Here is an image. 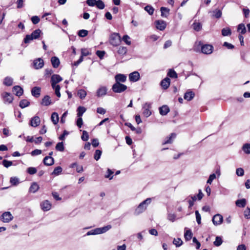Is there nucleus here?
<instances>
[{
	"instance_id": "bf43d9fd",
	"label": "nucleus",
	"mask_w": 250,
	"mask_h": 250,
	"mask_svg": "<svg viewBox=\"0 0 250 250\" xmlns=\"http://www.w3.org/2000/svg\"><path fill=\"white\" fill-rule=\"evenodd\" d=\"M2 165L4 167L8 168L13 165V163L12 161L4 160L2 161Z\"/></svg>"
},
{
	"instance_id": "5701e85b",
	"label": "nucleus",
	"mask_w": 250,
	"mask_h": 250,
	"mask_svg": "<svg viewBox=\"0 0 250 250\" xmlns=\"http://www.w3.org/2000/svg\"><path fill=\"white\" fill-rule=\"evenodd\" d=\"M169 112V108L167 105H163L159 108V112L161 115H166Z\"/></svg>"
},
{
	"instance_id": "69168bd1",
	"label": "nucleus",
	"mask_w": 250,
	"mask_h": 250,
	"mask_svg": "<svg viewBox=\"0 0 250 250\" xmlns=\"http://www.w3.org/2000/svg\"><path fill=\"white\" fill-rule=\"evenodd\" d=\"M244 216L247 219H250V208L247 207L244 212Z\"/></svg>"
},
{
	"instance_id": "6e6d98bb",
	"label": "nucleus",
	"mask_w": 250,
	"mask_h": 250,
	"mask_svg": "<svg viewBox=\"0 0 250 250\" xmlns=\"http://www.w3.org/2000/svg\"><path fill=\"white\" fill-rule=\"evenodd\" d=\"M102 154V151L99 149H97L95 151L94 158L96 160L98 161L101 157Z\"/></svg>"
},
{
	"instance_id": "58836bf2",
	"label": "nucleus",
	"mask_w": 250,
	"mask_h": 250,
	"mask_svg": "<svg viewBox=\"0 0 250 250\" xmlns=\"http://www.w3.org/2000/svg\"><path fill=\"white\" fill-rule=\"evenodd\" d=\"M42 33V31L40 29H37L34 30L31 34L35 38V39H38L40 37V35Z\"/></svg>"
},
{
	"instance_id": "a18cd8bd",
	"label": "nucleus",
	"mask_w": 250,
	"mask_h": 250,
	"mask_svg": "<svg viewBox=\"0 0 250 250\" xmlns=\"http://www.w3.org/2000/svg\"><path fill=\"white\" fill-rule=\"evenodd\" d=\"M62 171V168L61 167L58 166L54 168L53 171L52 173V174L55 175H58L61 173Z\"/></svg>"
},
{
	"instance_id": "09e8293b",
	"label": "nucleus",
	"mask_w": 250,
	"mask_h": 250,
	"mask_svg": "<svg viewBox=\"0 0 250 250\" xmlns=\"http://www.w3.org/2000/svg\"><path fill=\"white\" fill-rule=\"evenodd\" d=\"M213 16L217 19H219L222 16V11L219 9H215L213 11Z\"/></svg>"
},
{
	"instance_id": "aec40b11",
	"label": "nucleus",
	"mask_w": 250,
	"mask_h": 250,
	"mask_svg": "<svg viewBox=\"0 0 250 250\" xmlns=\"http://www.w3.org/2000/svg\"><path fill=\"white\" fill-rule=\"evenodd\" d=\"M170 80L168 78H166L161 83V85L164 89H167L170 85Z\"/></svg>"
},
{
	"instance_id": "052dcab7",
	"label": "nucleus",
	"mask_w": 250,
	"mask_h": 250,
	"mask_svg": "<svg viewBox=\"0 0 250 250\" xmlns=\"http://www.w3.org/2000/svg\"><path fill=\"white\" fill-rule=\"evenodd\" d=\"M27 172L29 174L33 175L37 172V169L34 167H29L27 168Z\"/></svg>"
},
{
	"instance_id": "cd10ccee",
	"label": "nucleus",
	"mask_w": 250,
	"mask_h": 250,
	"mask_svg": "<svg viewBox=\"0 0 250 250\" xmlns=\"http://www.w3.org/2000/svg\"><path fill=\"white\" fill-rule=\"evenodd\" d=\"M39 189V186L36 182H34L32 184L29 188V192L35 193Z\"/></svg>"
},
{
	"instance_id": "6e6552de",
	"label": "nucleus",
	"mask_w": 250,
	"mask_h": 250,
	"mask_svg": "<svg viewBox=\"0 0 250 250\" xmlns=\"http://www.w3.org/2000/svg\"><path fill=\"white\" fill-rule=\"evenodd\" d=\"M223 221V217L220 214H217L213 216L212 222L215 226L221 225Z\"/></svg>"
},
{
	"instance_id": "c9c22d12",
	"label": "nucleus",
	"mask_w": 250,
	"mask_h": 250,
	"mask_svg": "<svg viewBox=\"0 0 250 250\" xmlns=\"http://www.w3.org/2000/svg\"><path fill=\"white\" fill-rule=\"evenodd\" d=\"M29 102L27 100L24 99L20 101L19 105L21 108H23L26 107H27L29 105Z\"/></svg>"
},
{
	"instance_id": "774afa93",
	"label": "nucleus",
	"mask_w": 250,
	"mask_h": 250,
	"mask_svg": "<svg viewBox=\"0 0 250 250\" xmlns=\"http://www.w3.org/2000/svg\"><path fill=\"white\" fill-rule=\"evenodd\" d=\"M236 173L238 176H242L244 174V171L242 168H238L236 170Z\"/></svg>"
},
{
	"instance_id": "13d9d810",
	"label": "nucleus",
	"mask_w": 250,
	"mask_h": 250,
	"mask_svg": "<svg viewBox=\"0 0 250 250\" xmlns=\"http://www.w3.org/2000/svg\"><path fill=\"white\" fill-rule=\"evenodd\" d=\"M82 139L84 141H86L89 139V135L88 132L85 131L83 130V135L81 137Z\"/></svg>"
},
{
	"instance_id": "0eeeda50",
	"label": "nucleus",
	"mask_w": 250,
	"mask_h": 250,
	"mask_svg": "<svg viewBox=\"0 0 250 250\" xmlns=\"http://www.w3.org/2000/svg\"><path fill=\"white\" fill-rule=\"evenodd\" d=\"M151 105L150 103H146L143 106V114L146 117H148L151 114L150 108Z\"/></svg>"
},
{
	"instance_id": "b1692460",
	"label": "nucleus",
	"mask_w": 250,
	"mask_h": 250,
	"mask_svg": "<svg viewBox=\"0 0 250 250\" xmlns=\"http://www.w3.org/2000/svg\"><path fill=\"white\" fill-rule=\"evenodd\" d=\"M54 162V159L51 156H46L43 159V163L46 166H51Z\"/></svg>"
},
{
	"instance_id": "4d7b16f0",
	"label": "nucleus",
	"mask_w": 250,
	"mask_h": 250,
	"mask_svg": "<svg viewBox=\"0 0 250 250\" xmlns=\"http://www.w3.org/2000/svg\"><path fill=\"white\" fill-rule=\"evenodd\" d=\"M173 243L176 247H180L182 245L183 241L181 239L177 238L174 239Z\"/></svg>"
},
{
	"instance_id": "a211bd4d",
	"label": "nucleus",
	"mask_w": 250,
	"mask_h": 250,
	"mask_svg": "<svg viewBox=\"0 0 250 250\" xmlns=\"http://www.w3.org/2000/svg\"><path fill=\"white\" fill-rule=\"evenodd\" d=\"M115 79L116 80V83H124L125 82L126 80V77L124 74H117L115 76Z\"/></svg>"
},
{
	"instance_id": "7c9ffc66",
	"label": "nucleus",
	"mask_w": 250,
	"mask_h": 250,
	"mask_svg": "<svg viewBox=\"0 0 250 250\" xmlns=\"http://www.w3.org/2000/svg\"><path fill=\"white\" fill-rule=\"evenodd\" d=\"M242 149L246 154H250V144L246 143L243 145Z\"/></svg>"
},
{
	"instance_id": "4468645a",
	"label": "nucleus",
	"mask_w": 250,
	"mask_h": 250,
	"mask_svg": "<svg viewBox=\"0 0 250 250\" xmlns=\"http://www.w3.org/2000/svg\"><path fill=\"white\" fill-rule=\"evenodd\" d=\"M62 80V78L59 75L54 74L51 79V85L56 84Z\"/></svg>"
},
{
	"instance_id": "37998d69",
	"label": "nucleus",
	"mask_w": 250,
	"mask_h": 250,
	"mask_svg": "<svg viewBox=\"0 0 250 250\" xmlns=\"http://www.w3.org/2000/svg\"><path fill=\"white\" fill-rule=\"evenodd\" d=\"M222 34L223 36H228L231 34V30L229 28H224L222 30Z\"/></svg>"
},
{
	"instance_id": "c756f323",
	"label": "nucleus",
	"mask_w": 250,
	"mask_h": 250,
	"mask_svg": "<svg viewBox=\"0 0 250 250\" xmlns=\"http://www.w3.org/2000/svg\"><path fill=\"white\" fill-rule=\"evenodd\" d=\"M51 119L54 125L57 124L59 122V115L58 113L53 112L51 115Z\"/></svg>"
},
{
	"instance_id": "e2e57ef3",
	"label": "nucleus",
	"mask_w": 250,
	"mask_h": 250,
	"mask_svg": "<svg viewBox=\"0 0 250 250\" xmlns=\"http://www.w3.org/2000/svg\"><path fill=\"white\" fill-rule=\"evenodd\" d=\"M40 19L38 16H34L31 18V21L34 24H37L39 22Z\"/></svg>"
},
{
	"instance_id": "9b49d317",
	"label": "nucleus",
	"mask_w": 250,
	"mask_h": 250,
	"mask_svg": "<svg viewBox=\"0 0 250 250\" xmlns=\"http://www.w3.org/2000/svg\"><path fill=\"white\" fill-rule=\"evenodd\" d=\"M107 88L105 86H101L97 90V96L98 97H101L105 95L107 93Z\"/></svg>"
},
{
	"instance_id": "3c124183",
	"label": "nucleus",
	"mask_w": 250,
	"mask_h": 250,
	"mask_svg": "<svg viewBox=\"0 0 250 250\" xmlns=\"http://www.w3.org/2000/svg\"><path fill=\"white\" fill-rule=\"evenodd\" d=\"M10 182L12 185L17 186L19 183V180L16 177H11Z\"/></svg>"
},
{
	"instance_id": "338daca9",
	"label": "nucleus",
	"mask_w": 250,
	"mask_h": 250,
	"mask_svg": "<svg viewBox=\"0 0 250 250\" xmlns=\"http://www.w3.org/2000/svg\"><path fill=\"white\" fill-rule=\"evenodd\" d=\"M242 58L244 60L250 63V53L245 54L242 56Z\"/></svg>"
},
{
	"instance_id": "f704fd0d",
	"label": "nucleus",
	"mask_w": 250,
	"mask_h": 250,
	"mask_svg": "<svg viewBox=\"0 0 250 250\" xmlns=\"http://www.w3.org/2000/svg\"><path fill=\"white\" fill-rule=\"evenodd\" d=\"M33 40L35 39L32 34H31L30 35H27L25 36L24 39V42L25 43H29Z\"/></svg>"
},
{
	"instance_id": "0e129e2a",
	"label": "nucleus",
	"mask_w": 250,
	"mask_h": 250,
	"mask_svg": "<svg viewBox=\"0 0 250 250\" xmlns=\"http://www.w3.org/2000/svg\"><path fill=\"white\" fill-rule=\"evenodd\" d=\"M216 178V174L214 173L211 174L209 175V178L207 181V183L211 184L213 180Z\"/></svg>"
},
{
	"instance_id": "c03bdc74",
	"label": "nucleus",
	"mask_w": 250,
	"mask_h": 250,
	"mask_svg": "<svg viewBox=\"0 0 250 250\" xmlns=\"http://www.w3.org/2000/svg\"><path fill=\"white\" fill-rule=\"evenodd\" d=\"M78 95L81 99H83L86 96V92L83 89H80L78 91Z\"/></svg>"
},
{
	"instance_id": "9d476101",
	"label": "nucleus",
	"mask_w": 250,
	"mask_h": 250,
	"mask_svg": "<svg viewBox=\"0 0 250 250\" xmlns=\"http://www.w3.org/2000/svg\"><path fill=\"white\" fill-rule=\"evenodd\" d=\"M213 47L211 45L205 44L201 48L202 52L206 54H210L212 52Z\"/></svg>"
},
{
	"instance_id": "680f3d73",
	"label": "nucleus",
	"mask_w": 250,
	"mask_h": 250,
	"mask_svg": "<svg viewBox=\"0 0 250 250\" xmlns=\"http://www.w3.org/2000/svg\"><path fill=\"white\" fill-rule=\"evenodd\" d=\"M145 10L146 11L149 15H152L154 12V9L150 5H147L145 7Z\"/></svg>"
},
{
	"instance_id": "4c0bfd02",
	"label": "nucleus",
	"mask_w": 250,
	"mask_h": 250,
	"mask_svg": "<svg viewBox=\"0 0 250 250\" xmlns=\"http://www.w3.org/2000/svg\"><path fill=\"white\" fill-rule=\"evenodd\" d=\"M169 10L164 7H162L161 8V16L162 17H167L169 13Z\"/></svg>"
},
{
	"instance_id": "de8ad7c7",
	"label": "nucleus",
	"mask_w": 250,
	"mask_h": 250,
	"mask_svg": "<svg viewBox=\"0 0 250 250\" xmlns=\"http://www.w3.org/2000/svg\"><path fill=\"white\" fill-rule=\"evenodd\" d=\"M95 5L97 6L98 8L100 9H103L105 7L104 3L101 0H97L96 4Z\"/></svg>"
},
{
	"instance_id": "393cba45",
	"label": "nucleus",
	"mask_w": 250,
	"mask_h": 250,
	"mask_svg": "<svg viewBox=\"0 0 250 250\" xmlns=\"http://www.w3.org/2000/svg\"><path fill=\"white\" fill-rule=\"evenodd\" d=\"M246 204L247 201L244 198L237 200L235 202V204L236 206L239 208H244L246 206Z\"/></svg>"
},
{
	"instance_id": "7ed1b4c3",
	"label": "nucleus",
	"mask_w": 250,
	"mask_h": 250,
	"mask_svg": "<svg viewBox=\"0 0 250 250\" xmlns=\"http://www.w3.org/2000/svg\"><path fill=\"white\" fill-rule=\"evenodd\" d=\"M109 42L113 46H116L121 42V37L118 33H113L109 37Z\"/></svg>"
},
{
	"instance_id": "5fc2aeb1",
	"label": "nucleus",
	"mask_w": 250,
	"mask_h": 250,
	"mask_svg": "<svg viewBox=\"0 0 250 250\" xmlns=\"http://www.w3.org/2000/svg\"><path fill=\"white\" fill-rule=\"evenodd\" d=\"M78 34L81 37H84L88 35V31L82 29L79 31Z\"/></svg>"
},
{
	"instance_id": "39448f33",
	"label": "nucleus",
	"mask_w": 250,
	"mask_h": 250,
	"mask_svg": "<svg viewBox=\"0 0 250 250\" xmlns=\"http://www.w3.org/2000/svg\"><path fill=\"white\" fill-rule=\"evenodd\" d=\"M3 101L5 104H10L13 100V97L10 93L4 92L1 94Z\"/></svg>"
},
{
	"instance_id": "79ce46f5",
	"label": "nucleus",
	"mask_w": 250,
	"mask_h": 250,
	"mask_svg": "<svg viewBox=\"0 0 250 250\" xmlns=\"http://www.w3.org/2000/svg\"><path fill=\"white\" fill-rule=\"evenodd\" d=\"M127 49L126 47L120 46L118 50V53L120 55H124L127 52Z\"/></svg>"
},
{
	"instance_id": "20e7f679",
	"label": "nucleus",
	"mask_w": 250,
	"mask_h": 250,
	"mask_svg": "<svg viewBox=\"0 0 250 250\" xmlns=\"http://www.w3.org/2000/svg\"><path fill=\"white\" fill-rule=\"evenodd\" d=\"M112 89L115 93H121L127 89V86L120 83H116L113 85Z\"/></svg>"
},
{
	"instance_id": "603ef678",
	"label": "nucleus",
	"mask_w": 250,
	"mask_h": 250,
	"mask_svg": "<svg viewBox=\"0 0 250 250\" xmlns=\"http://www.w3.org/2000/svg\"><path fill=\"white\" fill-rule=\"evenodd\" d=\"M122 40L127 45H129L131 44L130 38L128 35H124L123 37Z\"/></svg>"
},
{
	"instance_id": "a19ab883",
	"label": "nucleus",
	"mask_w": 250,
	"mask_h": 250,
	"mask_svg": "<svg viewBox=\"0 0 250 250\" xmlns=\"http://www.w3.org/2000/svg\"><path fill=\"white\" fill-rule=\"evenodd\" d=\"M52 86V88L55 90L56 95L58 97H61V93L60 92V86L59 85L54 84V85H51Z\"/></svg>"
},
{
	"instance_id": "c85d7f7f",
	"label": "nucleus",
	"mask_w": 250,
	"mask_h": 250,
	"mask_svg": "<svg viewBox=\"0 0 250 250\" xmlns=\"http://www.w3.org/2000/svg\"><path fill=\"white\" fill-rule=\"evenodd\" d=\"M195 94L192 91H187L184 95V99L187 101L191 100L194 97Z\"/></svg>"
},
{
	"instance_id": "f3484780",
	"label": "nucleus",
	"mask_w": 250,
	"mask_h": 250,
	"mask_svg": "<svg viewBox=\"0 0 250 250\" xmlns=\"http://www.w3.org/2000/svg\"><path fill=\"white\" fill-rule=\"evenodd\" d=\"M51 103L50 97L48 95L45 96L42 99V101L41 102L42 105L44 106H48L51 104Z\"/></svg>"
},
{
	"instance_id": "ddd939ff",
	"label": "nucleus",
	"mask_w": 250,
	"mask_h": 250,
	"mask_svg": "<svg viewBox=\"0 0 250 250\" xmlns=\"http://www.w3.org/2000/svg\"><path fill=\"white\" fill-rule=\"evenodd\" d=\"M167 26L166 22L162 20H158L156 21V28L160 30H164Z\"/></svg>"
},
{
	"instance_id": "bb28decb",
	"label": "nucleus",
	"mask_w": 250,
	"mask_h": 250,
	"mask_svg": "<svg viewBox=\"0 0 250 250\" xmlns=\"http://www.w3.org/2000/svg\"><path fill=\"white\" fill-rule=\"evenodd\" d=\"M176 134L175 133H171L170 135L167 137L163 143V145L167 144H171L172 143L173 140L175 138Z\"/></svg>"
},
{
	"instance_id": "e433bc0d",
	"label": "nucleus",
	"mask_w": 250,
	"mask_h": 250,
	"mask_svg": "<svg viewBox=\"0 0 250 250\" xmlns=\"http://www.w3.org/2000/svg\"><path fill=\"white\" fill-rule=\"evenodd\" d=\"M86 108L83 106H79L77 109V116L82 117L83 114L85 112Z\"/></svg>"
},
{
	"instance_id": "8fccbe9b",
	"label": "nucleus",
	"mask_w": 250,
	"mask_h": 250,
	"mask_svg": "<svg viewBox=\"0 0 250 250\" xmlns=\"http://www.w3.org/2000/svg\"><path fill=\"white\" fill-rule=\"evenodd\" d=\"M56 149L58 151H59L61 152L63 151L64 149L63 142L58 143L56 146Z\"/></svg>"
},
{
	"instance_id": "864d4df0",
	"label": "nucleus",
	"mask_w": 250,
	"mask_h": 250,
	"mask_svg": "<svg viewBox=\"0 0 250 250\" xmlns=\"http://www.w3.org/2000/svg\"><path fill=\"white\" fill-rule=\"evenodd\" d=\"M222 238L219 236H217L214 242V245L217 247L220 246L222 244Z\"/></svg>"
},
{
	"instance_id": "1a4fd4ad",
	"label": "nucleus",
	"mask_w": 250,
	"mask_h": 250,
	"mask_svg": "<svg viewBox=\"0 0 250 250\" xmlns=\"http://www.w3.org/2000/svg\"><path fill=\"white\" fill-rule=\"evenodd\" d=\"M33 65L35 69H41L44 65V61L41 58H38L34 60Z\"/></svg>"
},
{
	"instance_id": "2f4dec72",
	"label": "nucleus",
	"mask_w": 250,
	"mask_h": 250,
	"mask_svg": "<svg viewBox=\"0 0 250 250\" xmlns=\"http://www.w3.org/2000/svg\"><path fill=\"white\" fill-rule=\"evenodd\" d=\"M193 29L196 31H199L202 29V25L200 22H194L192 25Z\"/></svg>"
},
{
	"instance_id": "f257e3e1",
	"label": "nucleus",
	"mask_w": 250,
	"mask_h": 250,
	"mask_svg": "<svg viewBox=\"0 0 250 250\" xmlns=\"http://www.w3.org/2000/svg\"><path fill=\"white\" fill-rule=\"evenodd\" d=\"M151 199L147 198L141 203L134 211V214L138 215L143 212L147 208V206L151 203Z\"/></svg>"
},
{
	"instance_id": "412c9836",
	"label": "nucleus",
	"mask_w": 250,
	"mask_h": 250,
	"mask_svg": "<svg viewBox=\"0 0 250 250\" xmlns=\"http://www.w3.org/2000/svg\"><path fill=\"white\" fill-rule=\"evenodd\" d=\"M204 194L201 190H199V193L197 195H191L188 197V198L191 199L193 202H195L197 199L200 200L202 199Z\"/></svg>"
},
{
	"instance_id": "2eb2a0df",
	"label": "nucleus",
	"mask_w": 250,
	"mask_h": 250,
	"mask_svg": "<svg viewBox=\"0 0 250 250\" xmlns=\"http://www.w3.org/2000/svg\"><path fill=\"white\" fill-rule=\"evenodd\" d=\"M42 209L43 211H48L51 209V204L48 200H45L41 204Z\"/></svg>"
},
{
	"instance_id": "423d86ee",
	"label": "nucleus",
	"mask_w": 250,
	"mask_h": 250,
	"mask_svg": "<svg viewBox=\"0 0 250 250\" xmlns=\"http://www.w3.org/2000/svg\"><path fill=\"white\" fill-rule=\"evenodd\" d=\"M13 219L12 214L9 211L3 212L0 217V220L4 223H9Z\"/></svg>"
},
{
	"instance_id": "f03ea898",
	"label": "nucleus",
	"mask_w": 250,
	"mask_h": 250,
	"mask_svg": "<svg viewBox=\"0 0 250 250\" xmlns=\"http://www.w3.org/2000/svg\"><path fill=\"white\" fill-rule=\"evenodd\" d=\"M111 228V225H107L104 227L98 228L88 231L86 235L87 236L91 235L100 234L106 232Z\"/></svg>"
},
{
	"instance_id": "6ab92c4d",
	"label": "nucleus",
	"mask_w": 250,
	"mask_h": 250,
	"mask_svg": "<svg viewBox=\"0 0 250 250\" xmlns=\"http://www.w3.org/2000/svg\"><path fill=\"white\" fill-rule=\"evenodd\" d=\"M13 91L15 92V95L18 97L21 96L23 92L22 88L18 85L13 87Z\"/></svg>"
},
{
	"instance_id": "ea45409f",
	"label": "nucleus",
	"mask_w": 250,
	"mask_h": 250,
	"mask_svg": "<svg viewBox=\"0 0 250 250\" xmlns=\"http://www.w3.org/2000/svg\"><path fill=\"white\" fill-rule=\"evenodd\" d=\"M237 30L238 31L240 32L242 34H244L246 32L245 26L243 23L238 25Z\"/></svg>"
},
{
	"instance_id": "a878e982",
	"label": "nucleus",
	"mask_w": 250,
	"mask_h": 250,
	"mask_svg": "<svg viewBox=\"0 0 250 250\" xmlns=\"http://www.w3.org/2000/svg\"><path fill=\"white\" fill-rule=\"evenodd\" d=\"M51 62L54 68H57L60 63V60L57 57H53L51 59Z\"/></svg>"
},
{
	"instance_id": "473e14b6",
	"label": "nucleus",
	"mask_w": 250,
	"mask_h": 250,
	"mask_svg": "<svg viewBox=\"0 0 250 250\" xmlns=\"http://www.w3.org/2000/svg\"><path fill=\"white\" fill-rule=\"evenodd\" d=\"M192 236V233L190 229L186 230L185 234H184V237L186 241H189L190 240Z\"/></svg>"
},
{
	"instance_id": "4be33fe9",
	"label": "nucleus",
	"mask_w": 250,
	"mask_h": 250,
	"mask_svg": "<svg viewBox=\"0 0 250 250\" xmlns=\"http://www.w3.org/2000/svg\"><path fill=\"white\" fill-rule=\"evenodd\" d=\"M32 95L36 98L39 97L41 94V88L39 87H34L31 90Z\"/></svg>"
},
{
	"instance_id": "f8f14e48",
	"label": "nucleus",
	"mask_w": 250,
	"mask_h": 250,
	"mask_svg": "<svg viewBox=\"0 0 250 250\" xmlns=\"http://www.w3.org/2000/svg\"><path fill=\"white\" fill-rule=\"evenodd\" d=\"M129 80L131 82H137L140 79V74L137 71L131 73L129 75Z\"/></svg>"
},
{
	"instance_id": "dca6fc26",
	"label": "nucleus",
	"mask_w": 250,
	"mask_h": 250,
	"mask_svg": "<svg viewBox=\"0 0 250 250\" xmlns=\"http://www.w3.org/2000/svg\"><path fill=\"white\" fill-rule=\"evenodd\" d=\"M40 119L38 116H35L31 119L30 125L33 127H36L40 124Z\"/></svg>"
},
{
	"instance_id": "72a5a7b5",
	"label": "nucleus",
	"mask_w": 250,
	"mask_h": 250,
	"mask_svg": "<svg viewBox=\"0 0 250 250\" xmlns=\"http://www.w3.org/2000/svg\"><path fill=\"white\" fill-rule=\"evenodd\" d=\"M3 84L6 86L12 85L13 84V79L9 77H6L4 79Z\"/></svg>"
},
{
	"instance_id": "49530a36",
	"label": "nucleus",
	"mask_w": 250,
	"mask_h": 250,
	"mask_svg": "<svg viewBox=\"0 0 250 250\" xmlns=\"http://www.w3.org/2000/svg\"><path fill=\"white\" fill-rule=\"evenodd\" d=\"M167 76L172 78H177V74L176 72L173 69H169L168 73Z\"/></svg>"
}]
</instances>
